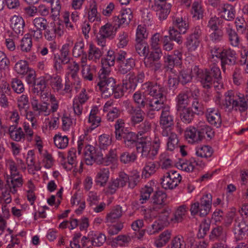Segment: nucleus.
I'll use <instances>...</instances> for the list:
<instances>
[{"instance_id": "f257e3e1", "label": "nucleus", "mask_w": 248, "mask_h": 248, "mask_svg": "<svg viewBox=\"0 0 248 248\" xmlns=\"http://www.w3.org/2000/svg\"><path fill=\"white\" fill-rule=\"evenodd\" d=\"M123 139L126 147L132 148L136 146L137 151L141 154L142 157L153 159L158 153L160 147V140L155 137L153 142L150 137L145 136L140 138L132 132H125L121 135L120 140Z\"/></svg>"}, {"instance_id": "f03ea898", "label": "nucleus", "mask_w": 248, "mask_h": 248, "mask_svg": "<svg viewBox=\"0 0 248 248\" xmlns=\"http://www.w3.org/2000/svg\"><path fill=\"white\" fill-rule=\"evenodd\" d=\"M142 89L152 97L146 104L149 111L162 110L168 105L164 103L166 100L165 88L162 86L155 82L148 81L142 85Z\"/></svg>"}, {"instance_id": "7ed1b4c3", "label": "nucleus", "mask_w": 248, "mask_h": 248, "mask_svg": "<svg viewBox=\"0 0 248 248\" xmlns=\"http://www.w3.org/2000/svg\"><path fill=\"white\" fill-rule=\"evenodd\" d=\"M248 108L247 103L243 97H240L235 95L232 91L226 93L225 101L222 106V108L226 111H231L235 108V110L238 109L241 112H243L246 111Z\"/></svg>"}, {"instance_id": "20e7f679", "label": "nucleus", "mask_w": 248, "mask_h": 248, "mask_svg": "<svg viewBox=\"0 0 248 248\" xmlns=\"http://www.w3.org/2000/svg\"><path fill=\"white\" fill-rule=\"evenodd\" d=\"M110 73H106L104 71L98 72L99 81L97 83L99 90L102 96L108 98L113 94L116 86L115 79L109 77Z\"/></svg>"}, {"instance_id": "39448f33", "label": "nucleus", "mask_w": 248, "mask_h": 248, "mask_svg": "<svg viewBox=\"0 0 248 248\" xmlns=\"http://www.w3.org/2000/svg\"><path fill=\"white\" fill-rule=\"evenodd\" d=\"M232 231L236 240H241L246 238L248 235L247 218L243 217L235 219Z\"/></svg>"}, {"instance_id": "423d86ee", "label": "nucleus", "mask_w": 248, "mask_h": 248, "mask_svg": "<svg viewBox=\"0 0 248 248\" xmlns=\"http://www.w3.org/2000/svg\"><path fill=\"white\" fill-rule=\"evenodd\" d=\"M181 175L176 171L170 170L166 172L161 178V184L165 189H173L180 183Z\"/></svg>"}, {"instance_id": "0eeeda50", "label": "nucleus", "mask_w": 248, "mask_h": 248, "mask_svg": "<svg viewBox=\"0 0 248 248\" xmlns=\"http://www.w3.org/2000/svg\"><path fill=\"white\" fill-rule=\"evenodd\" d=\"M193 76H196L198 80L204 89H209L213 86V79L207 70H202L194 65L191 70Z\"/></svg>"}, {"instance_id": "6e6552de", "label": "nucleus", "mask_w": 248, "mask_h": 248, "mask_svg": "<svg viewBox=\"0 0 248 248\" xmlns=\"http://www.w3.org/2000/svg\"><path fill=\"white\" fill-rule=\"evenodd\" d=\"M159 124L162 131H165L167 134L168 131L173 130L174 125L173 116L170 111V107L169 105L165 107L161 111L160 116Z\"/></svg>"}, {"instance_id": "1a4fd4ad", "label": "nucleus", "mask_w": 248, "mask_h": 248, "mask_svg": "<svg viewBox=\"0 0 248 248\" xmlns=\"http://www.w3.org/2000/svg\"><path fill=\"white\" fill-rule=\"evenodd\" d=\"M70 43L63 45L61 49L60 54L54 58V68L57 71H60L62 65L68 63L70 61L69 47Z\"/></svg>"}, {"instance_id": "9d476101", "label": "nucleus", "mask_w": 248, "mask_h": 248, "mask_svg": "<svg viewBox=\"0 0 248 248\" xmlns=\"http://www.w3.org/2000/svg\"><path fill=\"white\" fill-rule=\"evenodd\" d=\"M219 56L223 72L225 71L226 65H234L236 62V52L231 48L223 49Z\"/></svg>"}, {"instance_id": "9b49d317", "label": "nucleus", "mask_w": 248, "mask_h": 248, "mask_svg": "<svg viewBox=\"0 0 248 248\" xmlns=\"http://www.w3.org/2000/svg\"><path fill=\"white\" fill-rule=\"evenodd\" d=\"M141 108L134 107L131 104H127L126 110L130 117V121L132 125H135L143 121L144 118V113Z\"/></svg>"}, {"instance_id": "f8f14e48", "label": "nucleus", "mask_w": 248, "mask_h": 248, "mask_svg": "<svg viewBox=\"0 0 248 248\" xmlns=\"http://www.w3.org/2000/svg\"><path fill=\"white\" fill-rule=\"evenodd\" d=\"M9 168L11 171V182L13 186L12 191L16 193L17 187L22 186V179L19 176V172L17 170V167L16 163L13 160H10L8 163Z\"/></svg>"}, {"instance_id": "ddd939ff", "label": "nucleus", "mask_w": 248, "mask_h": 248, "mask_svg": "<svg viewBox=\"0 0 248 248\" xmlns=\"http://www.w3.org/2000/svg\"><path fill=\"white\" fill-rule=\"evenodd\" d=\"M217 10L220 17L227 21H232L235 18V10L231 4L220 3L217 6Z\"/></svg>"}, {"instance_id": "4468645a", "label": "nucleus", "mask_w": 248, "mask_h": 248, "mask_svg": "<svg viewBox=\"0 0 248 248\" xmlns=\"http://www.w3.org/2000/svg\"><path fill=\"white\" fill-rule=\"evenodd\" d=\"M205 115L208 122L217 128L221 126L222 120L219 111L213 108H207Z\"/></svg>"}, {"instance_id": "2eb2a0df", "label": "nucleus", "mask_w": 248, "mask_h": 248, "mask_svg": "<svg viewBox=\"0 0 248 248\" xmlns=\"http://www.w3.org/2000/svg\"><path fill=\"white\" fill-rule=\"evenodd\" d=\"M31 103L33 111L37 115L47 116L50 113L47 103H41L36 97H33L31 99Z\"/></svg>"}, {"instance_id": "dca6fc26", "label": "nucleus", "mask_w": 248, "mask_h": 248, "mask_svg": "<svg viewBox=\"0 0 248 248\" xmlns=\"http://www.w3.org/2000/svg\"><path fill=\"white\" fill-rule=\"evenodd\" d=\"M171 5L167 2H157L154 1L152 6L153 9L156 11L158 18L161 20L167 18L170 12Z\"/></svg>"}, {"instance_id": "f3484780", "label": "nucleus", "mask_w": 248, "mask_h": 248, "mask_svg": "<svg viewBox=\"0 0 248 248\" xmlns=\"http://www.w3.org/2000/svg\"><path fill=\"white\" fill-rule=\"evenodd\" d=\"M79 70V65L75 62L68 63L67 75L69 80L74 85H78L80 83L78 76Z\"/></svg>"}, {"instance_id": "a211bd4d", "label": "nucleus", "mask_w": 248, "mask_h": 248, "mask_svg": "<svg viewBox=\"0 0 248 248\" xmlns=\"http://www.w3.org/2000/svg\"><path fill=\"white\" fill-rule=\"evenodd\" d=\"M161 135L163 137H168L167 142V149L170 151H173L176 148H178L179 145V140L177 135L172 130L168 131L165 133V131H161Z\"/></svg>"}, {"instance_id": "6ab92c4d", "label": "nucleus", "mask_w": 248, "mask_h": 248, "mask_svg": "<svg viewBox=\"0 0 248 248\" xmlns=\"http://www.w3.org/2000/svg\"><path fill=\"white\" fill-rule=\"evenodd\" d=\"M212 196L211 194L203 195L200 199V217H205L210 211L212 206Z\"/></svg>"}, {"instance_id": "aec40b11", "label": "nucleus", "mask_w": 248, "mask_h": 248, "mask_svg": "<svg viewBox=\"0 0 248 248\" xmlns=\"http://www.w3.org/2000/svg\"><path fill=\"white\" fill-rule=\"evenodd\" d=\"M209 239L212 241L226 242L227 232L221 226L213 228L209 235Z\"/></svg>"}, {"instance_id": "412c9836", "label": "nucleus", "mask_w": 248, "mask_h": 248, "mask_svg": "<svg viewBox=\"0 0 248 248\" xmlns=\"http://www.w3.org/2000/svg\"><path fill=\"white\" fill-rule=\"evenodd\" d=\"M115 61V52L112 50H108L106 57L102 59V68L100 71H104V72L106 73V74L110 73V67L114 65Z\"/></svg>"}, {"instance_id": "4be33fe9", "label": "nucleus", "mask_w": 248, "mask_h": 248, "mask_svg": "<svg viewBox=\"0 0 248 248\" xmlns=\"http://www.w3.org/2000/svg\"><path fill=\"white\" fill-rule=\"evenodd\" d=\"M11 27L14 31L18 35H22L24 32L25 22L21 16H14L11 18Z\"/></svg>"}, {"instance_id": "5701e85b", "label": "nucleus", "mask_w": 248, "mask_h": 248, "mask_svg": "<svg viewBox=\"0 0 248 248\" xmlns=\"http://www.w3.org/2000/svg\"><path fill=\"white\" fill-rule=\"evenodd\" d=\"M184 135L186 140L190 144L197 143L201 141L197 128L191 126L187 128Z\"/></svg>"}, {"instance_id": "b1692460", "label": "nucleus", "mask_w": 248, "mask_h": 248, "mask_svg": "<svg viewBox=\"0 0 248 248\" xmlns=\"http://www.w3.org/2000/svg\"><path fill=\"white\" fill-rule=\"evenodd\" d=\"M173 27L178 29L180 31L184 34L188 28V23L186 18H183L180 15H175L172 17Z\"/></svg>"}, {"instance_id": "393cba45", "label": "nucleus", "mask_w": 248, "mask_h": 248, "mask_svg": "<svg viewBox=\"0 0 248 248\" xmlns=\"http://www.w3.org/2000/svg\"><path fill=\"white\" fill-rule=\"evenodd\" d=\"M226 25L227 27H225V30L230 45L234 47L238 46L240 43V38L237 32L232 29L230 24Z\"/></svg>"}, {"instance_id": "a878e982", "label": "nucleus", "mask_w": 248, "mask_h": 248, "mask_svg": "<svg viewBox=\"0 0 248 248\" xmlns=\"http://www.w3.org/2000/svg\"><path fill=\"white\" fill-rule=\"evenodd\" d=\"M133 17L131 10L130 9H125L121 11L120 15L115 17L114 20L115 21H118L119 23L118 26L119 27L120 25L125 24L127 25L129 24Z\"/></svg>"}, {"instance_id": "bb28decb", "label": "nucleus", "mask_w": 248, "mask_h": 248, "mask_svg": "<svg viewBox=\"0 0 248 248\" xmlns=\"http://www.w3.org/2000/svg\"><path fill=\"white\" fill-rule=\"evenodd\" d=\"M109 176V171L108 168H102L100 169L97 173L95 183L97 185L101 186H106Z\"/></svg>"}, {"instance_id": "cd10ccee", "label": "nucleus", "mask_w": 248, "mask_h": 248, "mask_svg": "<svg viewBox=\"0 0 248 248\" xmlns=\"http://www.w3.org/2000/svg\"><path fill=\"white\" fill-rule=\"evenodd\" d=\"M83 154L86 163L88 165H92L95 160L96 151L94 147L88 144L85 147Z\"/></svg>"}, {"instance_id": "c85d7f7f", "label": "nucleus", "mask_w": 248, "mask_h": 248, "mask_svg": "<svg viewBox=\"0 0 248 248\" xmlns=\"http://www.w3.org/2000/svg\"><path fill=\"white\" fill-rule=\"evenodd\" d=\"M128 75L129 76V83H123V88L125 87L126 89L131 87V83H133V86L135 88L138 83H142L145 78V74L143 72L138 73L136 76L134 74H129Z\"/></svg>"}, {"instance_id": "c756f323", "label": "nucleus", "mask_w": 248, "mask_h": 248, "mask_svg": "<svg viewBox=\"0 0 248 248\" xmlns=\"http://www.w3.org/2000/svg\"><path fill=\"white\" fill-rule=\"evenodd\" d=\"M188 210V207L185 204L178 206L174 213L173 217L171 218V220L176 223L182 222L186 217Z\"/></svg>"}, {"instance_id": "7c9ffc66", "label": "nucleus", "mask_w": 248, "mask_h": 248, "mask_svg": "<svg viewBox=\"0 0 248 248\" xmlns=\"http://www.w3.org/2000/svg\"><path fill=\"white\" fill-rule=\"evenodd\" d=\"M203 244V242L202 244L198 239L195 238L194 234L191 232L187 234L184 243L186 248H204Z\"/></svg>"}, {"instance_id": "2f4dec72", "label": "nucleus", "mask_w": 248, "mask_h": 248, "mask_svg": "<svg viewBox=\"0 0 248 248\" xmlns=\"http://www.w3.org/2000/svg\"><path fill=\"white\" fill-rule=\"evenodd\" d=\"M89 239L92 246L94 247L101 246L106 240V236L99 232H92L89 235Z\"/></svg>"}, {"instance_id": "473e14b6", "label": "nucleus", "mask_w": 248, "mask_h": 248, "mask_svg": "<svg viewBox=\"0 0 248 248\" xmlns=\"http://www.w3.org/2000/svg\"><path fill=\"white\" fill-rule=\"evenodd\" d=\"M119 64V72L123 75L127 74L135 65V61L132 58H127L125 60L120 62Z\"/></svg>"}, {"instance_id": "72a5a7b5", "label": "nucleus", "mask_w": 248, "mask_h": 248, "mask_svg": "<svg viewBox=\"0 0 248 248\" xmlns=\"http://www.w3.org/2000/svg\"><path fill=\"white\" fill-rule=\"evenodd\" d=\"M177 111L180 112V119L183 122L189 124L193 120L195 113L190 108H183Z\"/></svg>"}, {"instance_id": "f704fd0d", "label": "nucleus", "mask_w": 248, "mask_h": 248, "mask_svg": "<svg viewBox=\"0 0 248 248\" xmlns=\"http://www.w3.org/2000/svg\"><path fill=\"white\" fill-rule=\"evenodd\" d=\"M47 79L44 77H41L37 78L33 87L32 92L37 94H41L45 91L46 87Z\"/></svg>"}, {"instance_id": "c9c22d12", "label": "nucleus", "mask_w": 248, "mask_h": 248, "mask_svg": "<svg viewBox=\"0 0 248 248\" xmlns=\"http://www.w3.org/2000/svg\"><path fill=\"white\" fill-rule=\"evenodd\" d=\"M115 25H112L109 23H107L105 25L101 27L100 29L99 35L100 36L108 37L115 35L117 30V27Z\"/></svg>"}, {"instance_id": "e433bc0d", "label": "nucleus", "mask_w": 248, "mask_h": 248, "mask_svg": "<svg viewBox=\"0 0 248 248\" xmlns=\"http://www.w3.org/2000/svg\"><path fill=\"white\" fill-rule=\"evenodd\" d=\"M197 129L201 140L205 138V135L210 139L214 136V131L213 129L207 124H203L199 125L197 127Z\"/></svg>"}, {"instance_id": "4c0bfd02", "label": "nucleus", "mask_w": 248, "mask_h": 248, "mask_svg": "<svg viewBox=\"0 0 248 248\" xmlns=\"http://www.w3.org/2000/svg\"><path fill=\"white\" fill-rule=\"evenodd\" d=\"M122 215V207L120 205L115 206L110 212L107 214L106 220L108 222L113 223L119 219Z\"/></svg>"}, {"instance_id": "58836bf2", "label": "nucleus", "mask_w": 248, "mask_h": 248, "mask_svg": "<svg viewBox=\"0 0 248 248\" xmlns=\"http://www.w3.org/2000/svg\"><path fill=\"white\" fill-rule=\"evenodd\" d=\"M171 237V231L166 230L162 232L158 238L155 241V245L157 248H161L165 245Z\"/></svg>"}, {"instance_id": "ea45409f", "label": "nucleus", "mask_w": 248, "mask_h": 248, "mask_svg": "<svg viewBox=\"0 0 248 248\" xmlns=\"http://www.w3.org/2000/svg\"><path fill=\"white\" fill-rule=\"evenodd\" d=\"M135 49L136 52L140 56L146 57L149 53L148 44L144 41H136Z\"/></svg>"}, {"instance_id": "a19ab883", "label": "nucleus", "mask_w": 248, "mask_h": 248, "mask_svg": "<svg viewBox=\"0 0 248 248\" xmlns=\"http://www.w3.org/2000/svg\"><path fill=\"white\" fill-rule=\"evenodd\" d=\"M213 150L208 145L200 146L197 148L196 154L198 156L207 158L212 156Z\"/></svg>"}, {"instance_id": "79ce46f5", "label": "nucleus", "mask_w": 248, "mask_h": 248, "mask_svg": "<svg viewBox=\"0 0 248 248\" xmlns=\"http://www.w3.org/2000/svg\"><path fill=\"white\" fill-rule=\"evenodd\" d=\"M53 140L55 146L59 149H64L68 144L69 139L66 136H62L60 134H56L54 137Z\"/></svg>"}, {"instance_id": "37998d69", "label": "nucleus", "mask_w": 248, "mask_h": 248, "mask_svg": "<svg viewBox=\"0 0 248 248\" xmlns=\"http://www.w3.org/2000/svg\"><path fill=\"white\" fill-rule=\"evenodd\" d=\"M176 108L177 110H181L182 108H186L188 104V97L185 93H181L177 96L176 98Z\"/></svg>"}, {"instance_id": "c03bdc74", "label": "nucleus", "mask_w": 248, "mask_h": 248, "mask_svg": "<svg viewBox=\"0 0 248 248\" xmlns=\"http://www.w3.org/2000/svg\"><path fill=\"white\" fill-rule=\"evenodd\" d=\"M104 52L92 44L90 45L88 52V59L95 61L101 57Z\"/></svg>"}, {"instance_id": "a18cd8bd", "label": "nucleus", "mask_w": 248, "mask_h": 248, "mask_svg": "<svg viewBox=\"0 0 248 248\" xmlns=\"http://www.w3.org/2000/svg\"><path fill=\"white\" fill-rule=\"evenodd\" d=\"M200 43V39L196 37L188 36L186 38L185 45L189 52H192L197 49Z\"/></svg>"}, {"instance_id": "49530a36", "label": "nucleus", "mask_w": 248, "mask_h": 248, "mask_svg": "<svg viewBox=\"0 0 248 248\" xmlns=\"http://www.w3.org/2000/svg\"><path fill=\"white\" fill-rule=\"evenodd\" d=\"M227 25V23L222 19H220V17L216 16L211 17L208 21L207 27L212 31L217 30L219 26L221 27L223 25Z\"/></svg>"}, {"instance_id": "de8ad7c7", "label": "nucleus", "mask_w": 248, "mask_h": 248, "mask_svg": "<svg viewBox=\"0 0 248 248\" xmlns=\"http://www.w3.org/2000/svg\"><path fill=\"white\" fill-rule=\"evenodd\" d=\"M153 192V188L151 186H145L140 190L139 202L140 204L146 203L150 198L151 193Z\"/></svg>"}, {"instance_id": "09e8293b", "label": "nucleus", "mask_w": 248, "mask_h": 248, "mask_svg": "<svg viewBox=\"0 0 248 248\" xmlns=\"http://www.w3.org/2000/svg\"><path fill=\"white\" fill-rule=\"evenodd\" d=\"M191 14L193 17L196 20L202 18L203 17V10L202 6L198 1H195L192 6Z\"/></svg>"}, {"instance_id": "8fccbe9b", "label": "nucleus", "mask_w": 248, "mask_h": 248, "mask_svg": "<svg viewBox=\"0 0 248 248\" xmlns=\"http://www.w3.org/2000/svg\"><path fill=\"white\" fill-rule=\"evenodd\" d=\"M17 106L21 112H26L29 108V102L27 95L22 94L17 99Z\"/></svg>"}, {"instance_id": "3c124183", "label": "nucleus", "mask_w": 248, "mask_h": 248, "mask_svg": "<svg viewBox=\"0 0 248 248\" xmlns=\"http://www.w3.org/2000/svg\"><path fill=\"white\" fill-rule=\"evenodd\" d=\"M20 49L22 51L28 52L32 47V41L29 34H26L21 41Z\"/></svg>"}, {"instance_id": "603ef678", "label": "nucleus", "mask_w": 248, "mask_h": 248, "mask_svg": "<svg viewBox=\"0 0 248 248\" xmlns=\"http://www.w3.org/2000/svg\"><path fill=\"white\" fill-rule=\"evenodd\" d=\"M182 32L178 31L174 27H170L169 30L170 37L169 39L176 42L178 44H181L183 42V38L181 36Z\"/></svg>"}, {"instance_id": "864d4df0", "label": "nucleus", "mask_w": 248, "mask_h": 248, "mask_svg": "<svg viewBox=\"0 0 248 248\" xmlns=\"http://www.w3.org/2000/svg\"><path fill=\"white\" fill-rule=\"evenodd\" d=\"M117 150L116 149H110L105 157L102 158V163L108 166L117 160Z\"/></svg>"}, {"instance_id": "5fc2aeb1", "label": "nucleus", "mask_w": 248, "mask_h": 248, "mask_svg": "<svg viewBox=\"0 0 248 248\" xmlns=\"http://www.w3.org/2000/svg\"><path fill=\"white\" fill-rule=\"evenodd\" d=\"M13 186L11 182H9V180L7 181V184L5 185L4 190L2 192L1 198L6 203H9L11 202V198L10 196V192L14 194L15 193L12 191Z\"/></svg>"}, {"instance_id": "6e6d98bb", "label": "nucleus", "mask_w": 248, "mask_h": 248, "mask_svg": "<svg viewBox=\"0 0 248 248\" xmlns=\"http://www.w3.org/2000/svg\"><path fill=\"white\" fill-rule=\"evenodd\" d=\"M30 69L26 61L20 60L15 65V70L18 74L25 75Z\"/></svg>"}, {"instance_id": "4d7b16f0", "label": "nucleus", "mask_w": 248, "mask_h": 248, "mask_svg": "<svg viewBox=\"0 0 248 248\" xmlns=\"http://www.w3.org/2000/svg\"><path fill=\"white\" fill-rule=\"evenodd\" d=\"M140 181V174L137 170H133L129 176L128 187L134 188Z\"/></svg>"}, {"instance_id": "13d9d810", "label": "nucleus", "mask_w": 248, "mask_h": 248, "mask_svg": "<svg viewBox=\"0 0 248 248\" xmlns=\"http://www.w3.org/2000/svg\"><path fill=\"white\" fill-rule=\"evenodd\" d=\"M148 33L144 25H138L136 30V41H141L148 37Z\"/></svg>"}, {"instance_id": "bf43d9fd", "label": "nucleus", "mask_w": 248, "mask_h": 248, "mask_svg": "<svg viewBox=\"0 0 248 248\" xmlns=\"http://www.w3.org/2000/svg\"><path fill=\"white\" fill-rule=\"evenodd\" d=\"M199 165L202 168L204 166V163L202 161H196L194 162H187L186 163H183L181 164L180 167L182 170L186 172H191L193 170L195 167V165Z\"/></svg>"}, {"instance_id": "052dcab7", "label": "nucleus", "mask_w": 248, "mask_h": 248, "mask_svg": "<svg viewBox=\"0 0 248 248\" xmlns=\"http://www.w3.org/2000/svg\"><path fill=\"white\" fill-rule=\"evenodd\" d=\"M192 108L194 110V113L202 115L204 113V107L202 101L198 98H194L191 105Z\"/></svg>"}, {"instance_id": "680f3d73", "label": "nucleus", "mask_w": 248, "mask_h": 248, "mask_svg": "<svg viewBox=\"0 0 248 248\" xmlns=\"http://www.w3.org/2000/svg\"><path fill=\"white\" fill-rule=\"evenodd\" d=\"M124 122L122 119H119L117 120L115 124V137L118 140H120L121 135L125 132L124 131Z\"/></svg>"}, {"instance_id": "e2e57ef3", "label": "nucleus", "mask_w": 248, "mask_h": 248, "mask_svg": "<svg viewBox=\"0 0 248 248\" xmlns=\"http://www.w3.org/2000/svg\"><path fill=\"white\" fill-rule=\"evenodd\" d=\"M137 158V156L134 153L124 152L122 153L120 156V161L124 164H127L134 162Z\"/></svg>"}, {"instance_id": "0e129e2a", "label": "nucleus", "mask_w": 248, "mask_h": 248, "mask_svg": "<svg viewBox=\"0 0 248 248\" xmlns=\"http://www.w3.org/2000/svg\"><path fill=\"white\" fill-rule=\"evenodd\" d=\"M155 164L153 162H147L142 173V177L148 178L155 171Z\"/></svg>"}, {"instance_id": "69168bd1", "label": "nucleus", "mask_w": 248, "mask_h": 248, "mask_svg": "<svg viewBox=\"0 0 248 248\" xmlns=\"http://www.w3.org/2000/svg\"><path fill=\"white\" fill-rule=\"evenodd\" d=\"M51 85L52 88L57 92H62L63 84L62 78L58 75H56L51 78Z\"/></svg>"}, {"instance_id": "338daca9", "label": "nucleus", "mask_w": 248, "mask_h": 248, "mask_svg": "<svg viewBox=\"0 0 248 248\" xmlns=\"http://www.w3.org/2000/svg\"><path fill=\"white\" fill-rule=\"evenodd\" d=\"M11 87L14 91L17 93H23L25 90L22 81L17 78L12 79Z\"/></svg>"}, {"instance_id": "774afa93", "label": "nucleus", "mask_w": 248, "mask_h": 248, "mask_svg": "<svg viewBox=\"0 0 248 248\" xmlns=\"http://www.w3.org/2000/svg\"><path fill=\"white\" fill-rule=\"evenodd\" d=\"M192 76L191 71L187 70L181 71L178 77L180 82L183 85L190 82L192 80Z\"/></svg>"}]
</instances>
